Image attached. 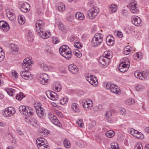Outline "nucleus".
<instances>
[{
	"label": "nucleus",
	"mask_w": 149,
	"mask_h": 149,
	"mask_svg": "<svg viewBox=\"0 0 149 149\" xmlns=\"http://www.w3.org/2000/svg\"><path fill=\"white\" fill-rule=\"evenodd\" d=\"M124 54L126 55L129 54L131 52L130 46H126L124 49Z\"/></svg>",
	"instance_id": "nucleus-40"
},
{
	"label": "nucleus",
	"mask_w": 149,
	"mask_h": 149,
	"mask_svg": "<svg viewBox=\"0 0 149 149\" xmlns=\"http://www.w3.org/2000/svg\"><path fill=\"white\" fill-rule=\"evenodd\" d=\"M138 132L139 131H138L135 130L133 128L131 129L129 132L130 134L133 135L134 137H135L137 133H138Z\"/></svg>",
	"instance_id": "nucleus-46"
},
{
	"label": "nucleus",
	"mask_w": 149,
	"mask_h": 149,
	"mask_svg": "<svg viewBox=\"0 0 149 149\" xmlns=\"http://www.w3.org/2000/svg\"><path fill=\"white\" fill-rule=\"evenodd\" d=\"M135 137L140 139H142L144 137V136L141 133L139 132Z\"/></svg>",
	"instance_id": "nucleus-57"
},
{
	"label": "nucleus",
	"mask_w": 149,
	"mask_h": 149,
	"mask_svg": "<svg viewBox=\"0 0 149 149\" xmlns=\"http://www.w3.org/2000/svg\"><path fill=\"white\" fill-rule=\"evenodd\" d=\"M26 37L29 41H33L34 39V36L31 32L30 31L28 32L26 35Z\"/></svg>",
	"instance_id": "nucleus-36"
},
{
	"label": "nucleus",
	"mask_w": 149,
	"mask_h": 149,
	"mask_svg": "<svg viewBox=\"0 0 149 149\" xmlns=\"http://www.w3.org/2000/svg\"><path fill=\"white\" fill-rule=\"evenodd\" d=\"M68 69L69 71L73 74L74 73V66L73 64H70L68 66Z\"/></svg>",
	"instance_id": "nucleus-50"
},
{
	"label": "nucleus",
	"mask_w": 149,
	"mask_h": 149,
	"mask_svg": "<svg viewBox=\"0 0 149 149\" xmlns=\"http://www.w3.org/2000/svg\"><path fill=\"white\" fill-rule=\"evenodd\" d=\"M47 97L53 101H56L58 99L59 96L55 93L51 91H48L46 92Z\"/></svg>",
	"instance_id": "nucleus-9"
},
{
	"label": "nucleus",
	"mask_w": 149,
	"mask_h": 149,
	"mask_svg": "<svg viewBox=\"0 0 149 149\" xmlns=\"http://www.w3.org/2000/svg\"><path fill=\"white\" fill-rule=\"evenodd\" d=\"M99 12V9L98 8L95 7L91 8L88 12V18L91 19H93L97 15Z\"/></svg>",
	"instance_id": "nucleus-5"
},
{
	"label": "nucleus",
	"mask_w": 149,
	"mask_h": 149,
	"mask_svg": "<svg viewBox=\"0 0 149 149\" xmlns=\"http://www.w3.org/2000/svg\"><path fill=\"white\" fill-rule=\"evenodd\" d=\"M104 56L105 57L109 59L111 58L113 56V54L112 52L110 51H105L104 53Z\"/></svg>",
	"instance_id": "nucleus-26"
},
{
	"label": "nucleus",
	"mask_w": 149,
	"mask_h": 149,
	"mask_svg": "<svg viewBox=\"0 0 149 149\" xmlns=\"http://www.w3.org/2000/svg\"><path fill=\"white\" fill-rule=\"evenodd\" d=\"M82 56L81 53L78 49H75V56L78 58Z\"/></svg>",
	"instance_id": "nucleus-58"
},
{
	"label": "nucleus",
	"mask_w": 149,
	"mask_h": 149,
	"mask_svg": "<svg viewBox=\"0 0 149 149\" xmlns=\"http://www.w3.org/2000/svg\"><path fill=\"white\" fill-rule=\"evenodd\" d=\"M75 16L76 18L79 20H82L84 18V14L80 12L77 13Z\"/></svg>",
	"instance_id": "nucleus-33"
},
{
	"label": "nucleus",
	"mask_w": 149,
	"mask_h": 149,
	"mask_svg": "<svg viewBox=\"0 0 149 149\" xmlns=\"http://www.w3.org/2000/svg\"><path fill=\"white\" fill-rule=\"evenodd\" d=\"M36 111L38 117L40 118H44L46 116V113L45 110L40 107H38L37 108H36Z\"/></svg>",
	"instance_id": "nucleus-17"
},
{
	"label": "nucleus",
	"mask_w": 149,
	"mask_h": 149,
	"mask_svg": "<svg viewBox=\"0 0 149 149\" xmlns=\"http://www.w3.org/2000/svg\"><path fill=\"white\" fill-rule=\"evenodd\" d=\"M76 123L78 125L81 127H82L84 126L83 122L82 119L79 120L78 121L76 122Z\"/></svg>",
	"instance_id": "nucleus-52"
},
{
	"label": "nucleus",
	"mask_w": 149,
	"mask_h": 149,
	"mask_svg": "<svg viewBox=\"0 0 149 149\" xmlns=\"http://www.w3.org/2000/svg\"><path fill=\"white\" fill-rule=\"evenodd\" d=\"M120 112L122 115H125L126 113V111L124 109L122 108L121 109Z\"/></svg>",
	"instance_id": "nucleus-64"
},
{
	"label": "nucleus",
	"mask_w": 149,
	"mask_h": 149,
	"mask_svg": "<svg viewBox=\"0 0 149 149\" xmlns=\"http://www.w3.org/2000/svg\"><path fill=\"white\" fill-rule=\"evenodd\" d=\"M6 15L10 20L13 21L15 19V15L12 10L9 9H7L6 10Z\"/></svg>",
	"instance_id": "nucleus-21"
},
{
	"label": "nucleus",
	"mask_w": 149,
	"mask_h": 149,
	"mask_svg": "<svg viewBox=\"0 0 149 149\" xmlns=\"http://www.w3.org/2000/svg\"><path fill=\"white\" fill-rule=\"evenodd\" d=\"M81 111L80 107L78 104H75V113H78Z\"/></svg>",
	"instance_id": "nucleus-56"
},
{
	"label": "nucleus",
	"mask_w": 149,
	"mask_h": 149,
	"mask_svg": "<svg viewBox=\"0 0 149 149\" xmlns=\"http://www.w3.org/2000/svg\"><path fill=\"white\" fill-rule=\"evenodd\" d=\"M18 21L19 24H24L25 22V19L24 16L21 15H19L18 18Z\"/></svg>",
	"instance_id": "nucleus-29"
},
{
	"label": "nucleus",
	"mask_w": 149,
	"mask_h": 149,
	"mask_svg": "<svg viewBox=\"0 0 149 149\" xmlns=\"http://www.w3.org/2000/svg\"><path fill=\"white\" fill-rule=\"evenodd\" d=\"M68 99L67 97H63L60 100V103L61 104H64L68 101Z\"/></svg>",
	"instance_id": "nucleus-49"
},
{
	"label": "nucleus",
	"mask_w": 149,
	"mask_h": 149,
	"mask_svg": "<svg viewBox=\"0 0 149 149\" xmlns=\"http://www.w3.org/2000/svg\"><path fill=\"white\" fill-rule=\"evenodd\" d=\"M143 79L148 78L149 77V72L143 71Z\"/></svg>",
	"instance_id": "nucleus-55"
},
{
	"label": "nucleus",
	"mask_w": 149,
	"mask_h": 149,
	"mask_svg": "<svg viewBox=\"0 0 149 149\" xmlns=\"http://www.w3.org/2000/svg\"><path fill=\"white\" fill-rule=\"evenodd\" d=\"M111 147L112 149H119V148L117 143L112 142L111 144Z\"/></svg>",
	"instance_id": "nucleus-45"
},
{
	"label": "nucleus",
	"mask_w": 149,
	"mask_h": 149,
	"mask_svg": "<svg viewBox=\"0 0 149 149\" xmlns=\"http://www.w3.org/2000/svg\"><path fill=\"white\" fill-rule=\"evenodd\" d=\"M15 112V111L14 108L10 107L5 109L3 113V115L4 117H10L13 115Z\"/></svg>",
	"instance_id": "nucleus-7"
},
{
	"label": "nucleus",
	"mask_w": 149,
	"mask_h": 149,
	"mask_svg": "<svg viewBox=\"0 0 149 149\" xmlns=\"http://www.w3.org/2000/svg\"><path fill=\"white\" fill-rule=\"evenodd\" d=\"M107 44L109 46H113L114 43V38L111 35H109L106 38Z\"/></svg>",
	"instance_id": "nucleus-20"
},
{
	"label": "nucleus",
	"mask_w": 149,
	"mask_h": 149,
	"mask_svg": "<svg viewBox=\"0 0 149 149\" xmlns=\"http://www.w3.org/2000/svg\"><path fill=\"white\" fill-rule=\"evenodd\" d=\"M5 53L3 51L2 48L0 49V62L2 61L5 57Z\"/></svg>",
	"instance_id": "nucleus-48"
},
{
	"label": "nucleus",
	"mask_w": 149,
	"mask_h": 149,
	"mask_svg": "<svg viewBox=\"0 0 149 149\" xmlns=\"http://www.w3.org/2000/svg\"><path fill=\"white\" fill-rule=\"evenodd\" d=\"M129 67L127 66L119 65V69L121 72H124L128 70Z\"/></svg>",
	"instance_id": "nucleus-31"
},
{
	"label": "nucleus",
	"mask_w": 149,
	"mask_h": 149,
	"mask_svg": "<svg viewBox=\"0 0 149 149\" xmlns=\"http://www.w3.org/2000/svg\"><path fill=\"white\" fill-rule=\"evenodd\" d=\"M145 86L143 85H139L136 86V89L139 91H141L145 89Z\"/></svg>",
	"instance_id": "nucleus-47"
},
{
	"label": "nucleus",
	"mask_w": 149,
	"mask_h": 149,
	"mask_svg": "<svg viewBox=\"0 0 149 149\" xmlns=\"http://www.w3.org/2000/svg\"><path fill=\"white\" fill-rule=\"evenodd\" d=\"M45 139L42 137H39L38 138L36 141V143L37 145H38L40 144H41L42 143H45Z\"/></svg>",
	"instance_id": "nucleus-38"
},
{
	"label": "nucleus",
	"mask_w": 149,
	"mask_h": 149,
	"mask_svg": "<svg viewBox=\"0 0 149 149\" xmlns=\"http://www.w3.org/2000/svg\"><path fill=\"white\" fill-rule=\"evenodd\" d=\"M114 131L112 130H110L106 132L105 133V135L109 138H113L115 135Z\"/></svg>",
	"instance_id": "nucleus-25"
},
{
	"label": "nucleus",
	"mask_w": 149,
	"mask_h": 149,
	"mask_svg": "<svg viewBox=\"0 0 149 149\" xmlns=\"http://www.w3.org/2000/svg\"><path fill=\"white\" fill-rule=\"evenodd\" d=\"M45 50L46 52L48 53H52L51 47L49 46L48 45L46 46Z\"/></svg>",
	"instance_id": "nucleus-60"
},
{
	"label": "nucleus",
	"mask_w": 149,
	"mask_h": 149,
	"mask_svg": "<svg viewBox=\"0 0 149 149\" xmlns=\"http://www.w3.org/2000/svg\"><path fill=\"white\" fill-rule=\"evenodd\" d=\"M98 61L100 64L104 67H107L109 65L110 61L109 59L103 56L100 57Z\"/></svg>",
	"instance_id": "nucleus-16"
},
{
	"label": "nucleus",
	"mask_w": 149,
	"mask_h": 149,
	"mask_svg": "<svg viewBox=\"0 0 149 149\" xmlns=\"http://www.w3.org/2000/svg\"><path fill=\"white\" fill-rule=\"evenodd\" d=\"M93 106V102L91 100L87 99L83 101V107L86 110L91 109Z\"/></svg>",
	"instance_id": "nucleus-15"
},
{
	"label": "nucleus",
	"mask_w": 149,
	"mask_h": 149,
	"mask_svg": "<svg viewBox=\"0 0 149 149\" xmlns=\"http://www.w3.org/2000/svg\"><path fill=\"white\" fill-rule=\"evenodd\" d=\"M39 66L44 71H47L49 70V66L43 63H40L39 64Z\"/></svg>",
	"instance_id": "nucleus-30"
},
{
	"label": "nucleus",
	"mask_w": 149,
	"mask_h": 149,
	"mask_svg": "<svg viewBox=\"0 0 149 149\" xmlns=\"http://www.w3.org/2000/svg\"><path fill=\"white\" fill-rule=\"evenodd\" d=\"M114 33L115 35H116L119 38H122L123 36V33L120 31H114Z\"/></svg>",
	"instance_id": "nucleus-53"
},
{
	"label": "nucleus",
	"mask_w": 149,
	"mask_h": 149,
	"mask_svg": "<svg viewBox=\"0 0 149 149\" xmlns=\"http://www.w3.org/2000/svg\"><path fill=\"white\" fill-rule=\"evenodd\" d=\"M53 88V90L55 91L59 92L61 89V86L59 82L57 81L54 84Z\"/></svg>",
	"instance_id": "nucleus-24"
},
{
	"label": "nucleus",
	"mask_w": 149,
	"mask_h": 149,
	"mask_svg": "<svg viewBox=\"0 0 149 149\" xmlns=\"http://www.w3.org/2000/svg\"><path fill=\"white\" fill-rule=\"evenodd\" d=\"M32 63V61L29 58H26L25 59L22 63V67L24 69L29 70L30 69V66Z\"/></svg>",
	"instance_id": "nucleus-10"
},
{
	"label": "nucleus",
	"mask_w": 149,
	"mask_h": 149,
	"mask_svg": "<svg viewBox=\"0 0 149 149\" xmlns=\"http://www.w3.org/2000/svg\"><path fill=\"white\" fill-rule=\"evenodd\" d=\"M11 50L13 52V53L17 52L18 50V47L17 46L13 44H10Z\"/></svg>",
	"instance_id": "nucleus-37"
},
{
	"label": "nucleus",
	"mask_w": 149,
	"mask_h": 149,
	"mask_svg": "<svg viewBox=\"0 0 149 149\" xmlns=\"http://www.w3.org/2000/svg\"><path fill=\"white\" fill-rule=\"evenodd\" d=\"M135 103V100L132 98H129L126 102V103L128 105L133 104Z\"/></svg>",
	"instance_id": "nucleus-54"
},
{
	"label": "nucleus",
	"mask_w": 149,
	"mask_h": 149,
	"mask_svg": "<svg viewBox=\"0 0 149 149\" xmlns=\"http://www.w3.org/2000/svg\"><path fill=\"white\" fill-rule=\"evenodd\" d=\"M134 149H143V146L142 143L138 142L136 143L134 146Z\"/></svg>",
	"instance_id": "nucleus-43"
},
{
	"label": "nucleus",
	"mask_w": 149,
	"mask_h": 149,
	"mask_svg": "<svg viewBox=\"0 0 149 149\" xmlns=\"http://www.w3.org/2000/svg\"><path fill=\"white\" fill-rule=\"evenodd\" d=\"M19 109L20 113L26 116L32 115L34 112V110L29 106H20L19 107Z\"/></svg>",
	"instance_id": "nucleus-3"
},
{
	"label": "nucleus",
	"mask_w": 149,
	"mask_h": 149,
	"mask_svg": "<svg viewBox=\"0 0 149 149\" xmlns=\"http://www.w3.org/2000/svg\"><path fill=\"white\" fill-rule=\"evenodd\" d=\"M130 61L127 58H124L122 59L120 62L119 65L130 67Z\"/></svg>",
	"instance_id": "nucleus-22"
},
{
	"label": "nucleus",
	"mask_w": 149,
	"mask_h": 149,
	"mask_svg": "<svg viewBox=\"0 0 149 149\" xmlns=\"http://www.w3.org/2000/svg\"><path fill=\"white\" fill-rule=\"evenodd\" d=\"M142 57V54L141 52H138L135 54L134 55V58L136 60L140 59Z\"/></svg>",
	"instance_id": "nucleus-35"
},
{
	"label": "nucleus",
	"mask_w": 149,
	"mask_h": 149,
	"mask_svg": "<svg viewBox=\"0 0 149 149\" xmlns=\"http://www.w3.org/2000/svg\"><path fill=\"white\" fill-rule=\"evenodd\" d=\"M57 6L58 9L59 11H63L65 10V4L62 3H58Z\"/></svg>",
	"instance_id": "nucleus-27"
},
{
	"label": "nucleus",
	"mask_w": 149,
	"mask_h": 149,
	"mask_svg": "<svg viewBox=\"0 0 149 149\" xmlns=\"http://www.w3.org/2000/svg\"><path fill=\"white\" fill-rule=\"evenodd\" d=\"M31 124L32 126L35 127H37L38 126V122L36 120H33L31 122Z\"/></svg>",
	"instance_id": "nucleus-59"
},
{
	"label": "nucleus",
	"mask_w": 149,
	"mask_h": 149,
	"mask_svg": "<svg viewBox=\"0 0 149 149\" xmlns=\"http://www.w3.org/2000/svg\"><path fill=\"white\" fill-rule=\"evenodd\" d=\"M134 75L136 78L143 80V72L136 71L134 72Z\"/></svg>",
	"instance_id": "nucleus-28"
},
{
	"label": "nucleus",
	"mask_w": 149,
	"mask_h": 149,
	"mask_svg": "<svg viewBox=\"0 0 149 149\" xmlns=\"http://www.w3.org/2000/svg\"><path fill=\"white\" fill-rule=\"evenodd\" d=\"M87 81L92 85L96 86L98 85V82L96 78L93 77L92 75L88 76L86 78Z\"/></svg>",
	"instance_id": "nucleus-14"
},
{
	"label": "nucleus",
	"mask_w": 149,
	"mask_h": 149,
	"mask_svg": "<svg viewBox=\"0 0 149 149\" xmlns=\"http://www.w3.org/2000/svg\"><path fill=\"white\" fill-rule=\"evenodd\" d=\"M0 27L1 29L5 32L7 31L10 29L8 24L4 21H0Z\"/></svg>",
	"instance_id": "nucleus-18"
},
{
	"label": "nucleus",
	"mask_w": 149,
	"mask_h": 149,
	"mask_svg": "<svg viewBox=\"0 0 149 149\" xmlns=\"http://www.w3.org/2000/svg\"><path fill=\"white\" fill-rule=\"evenodd\" d=\"M63 144L64 146L67 148H69L71 146L69 141L67 139H65L64 140Z\"/></svg>",
	"instance_id": "nucleus-39"
},
{
	"label": "nucleus",
	"mask_w": 149,
	"mask_h": 149,
	"mask_svg": "<svg viewBox=\"0 0 149 149\" xmlns=\"http://www.w3.org/2000/svg\"><path fill=\"white\" fill-rule=\"evenodd\" d=\"M5 90L7 92L8 94L10 96H13L15 93V90L11 88H5Z\"/></svg>",
	"instance_id": "nucleus-34"
},
{
	"label": "nucleus",
	"mask_w": 149,
	"mask_h": 149,
	"mask_svg": "<svg viewBox=\"0 0 149 149\" xmlns=\"http://www.w3.org/2000/svg\"><path fill=\"white\" fill-rule=\"evenodd\" d=\"M103 38V35L101 33H96L92 40V45L93 47L99 45L102 41Z\"/></svg>",
	"instance_id": "nucleus-4"
},
{
	"label": "nucleus",
	"mask_w": 149,
	"mask_h": 149,
	"mask_svg": "<svg viewBox=\"0 0 149 149\" xmlns=\"http://www.w3.org/2000/svg\"><path fill=\"white\" fill-rule=\"evenodd\" d=\"M48 118L53 124L58 126L61 127V125L59 121L56 117L53 114L49 113L48 114Z\"/></svg>",
	"instance_id": "nucleus-11"
},
{
	"label": "nucleus",
	"mask_w": 149,
	"mask_h": 149,
	"mask_svg": "<svg viewBox=\"0 0 149 149\" xmlns=\"http://www.w3.org/2000/svg\"><path fill=\"white\" fill-rule=\"evenodd\" d=\"M106 88L107 89H110L113 93L118 94L121 93L119 87L114 84L107 83L106 84Z\"/></svg>",
	"instance_id": "nucleus-6"
},
{
	"label": "nucleus",
	"mask_w": 149,
	"mask_h": 149,
	"mask_svg": "<svg viewBox=\"0 0 149 149\" xmlns=\"http://www.w3.org/2000/svg\"><path fill=\"white\" fill-rule=\"evenodd\" d=\"M132 19V22L135 25L138 26L140 24L141 20L139 17L135 16H133Z\"/></svg>",
	"instance_id": "nucleus-23"
},
{
	"label": "nucleus",
	"mask_w": 149,
	"mask_h": 149,
	"mask_svg": "<svg viewBox=\"0 0 149 149\" xmlns=\"http://www.w3.org/2000/svg\"><path fill=\"white\" fill-rule=\"evenodd\" d=\"M27 69L24 71L21 72V75L22 77L26 80H31L32 79L33 75L31 73L27 71Z\"/></svg>",
	"instance_id": "nucleus-13"
},
{
	"label": "nucleus",
	"mask_w": 149,
	"mask_h": 149,
	"mask_svg": "<svg viewBox=\"0 0 149 149\" xmlns=\"http://www.w3.org/2000/svg\"><path fill=\"white\" fill-rule=\"evenodd\" d=\"M117 6L115 4L113 3L111 4L109 7V9L112 12H115L117 9Z\"/></svg>",
	"instance_id": "nucleus-32"
},
{
	"label": "nucleus",
	"mask_w": 149,
	"mask_h": 149,
	"mask_svg": "<svg viewBox=\"0 0 149 149\" xmlns=\"http://www.w3.org/2000/svg\"><path fill=\"white\" fill-rule=\"evenodd\" d=\"M45 26V23L42 20L38 19L36 23V31L39 34L40 36L43 39H47L51 36L49 32L43 30Z\"/></svg>",
	"instance_id": "nucleus-1"
},
{
	"label": "nucleus",
	"mask_w": 149,
	"mask_h": 149,
	"mask_svg": "<svg viewBox=\"0 0 149 149\" xmlns=\"http://www.w3.org/2000/svg\"><path fill=\"white\" fill-rule=\"evenodd\" d=\"M59 50L61 55L66 59L69 60L71 58V50L68 46L65 45L61 46L59 48Z\"/></svg>",
	"instance_id": "nucleus-2"
},
{
	"label": "nucleus",
	"mask_w": 149,
	"mask_h": 149,
	"mask_svg": "<svg viewBox=\"0 0 149 149\" xmlns=\"http://www.w3.org/2000/svg\"><path fill=\"white\" fill-rule=\"evenodd\" d=\"M58 27L59 29L61 31H63L64 29V25L61 23L58 24Z\"/></svg>",
	"instance_id": "nucleus-63"
},
{
	"label": "nucleus",
	"mask_w": 149,
	"mask_h": 149,
	"mask_svg": "<svg viewBox=\"0 0 149 149\" xmlns=\"http://www.w3.org/2000/svg\"><path fill=\"white\" fill-rule=\"evenodd\" d=\"M105 116L107 119L111 118L112 116L111 111L110 110L107 111Z\"/></svg>",
	"instance_id": "nucleus-51"
},
{
	"label": "nucleus",
	"mask_w": 149,
	"mask_h": 149,
	"mask_svg": "<svg viewBox=\"0 0 149 149\" xmlns=\"http://www.w3.org/2000/svg\"><path fill=\"white\" fill-rule=\"evenodd\" d=\"M30 7V5L28 3H22L20 8V9L23 12L27 13L29 10Z\"/></svg>",
	"instance_id": "nucleus-19"
},
{
	"label": "nucleus",
	"mask_w": 149,
	"mask_h": 149,
	"mask_svg": "<svg viewBox=\"0 0 149 149\" xmlns=\"http://www.w3.org/2000/svg\"><path fill=\"white\" fill-rule=\"evenodd\" d=\"M25 97L23 93L20 92L19 94L17 95L16 96V98L18 100H21L23 98Z\"/></svg>",
	"instance_id": "nucleus-44"
},
{
	"label": "nucleus",
	"mask_w": 149,
	"mask_h": 149,
	"mask_svg": "<svg viewBox=\"0 0 149 149\" xmlns=\"http://www.w3.org/2000/svg\"><path fill=\"white\" fill-rule=\"evenodd\" d=\"M49 78V77L47 74L43 73L40 74L38 80L42 84L45 85L47 83Z\"/></svg>",
	"instance_id": "nucleus-12"
},
{
	"label": "nucleus",
	"mask_w": 149,
	"mask_h": 149,
	"mask_svg": "<svg viewBox=\"0 0 149 149\" xmlns=\"http://www.w3.org/2000/svg\"><path fill=\"white\" fill-rule=\"evenodd\" d=\"M75 47L77 48L80 49L82 47V45H81L80 42H75Z\"/></svg>",
	"instance_id": "nucleus-61"
},
{
	"label": "nucleus",
	"mask_w": 149,
	"mask_h": 149,
	"mask_svg": "<svg viewBox=\"0 0 149 149\" xmlns=\"http://www.w3.org/2000/svg\"><path fill=\"white\" fill-rule=\"evenodd\" d=\"M38 149H47L49 148V146L45 144V143H42L41 144L37 145Z\"/></svg>",
	"instance_id": "nucleus-42"
},
{
	"label": "nucleus",
	"mask_w": 149,
	"mask_h": 149,
	"mask_svg": "<svg viewBox=\"0 0 149 149\" xmlns=\"http://www.w3.org/2000/svg\"><path fill=\"white\" fill-rule=\"evenodd\" d=\"M52 42L54 44H57L60 42V40L59 38L56 36H53L52 38Z\"/></svg>",
	"instance_id": "nucleus-41"
},
{
	"label": "nucleus",
	"mask_w": 149,
	"mask_h": 149,
	"mask_svg": "<svg viewBox=\"0 0 149 149\" xmlns=\"http://www.w3.org/2000/svg\"><path fill=\"white\" fill-rule=\"evenodd\" d=\"M129 8L131 11L134 13H139V10L136 6V2L134 0H131L129 3Z\"/></svg>",
	"instance_id": "nucleus-8"
},
{
	"label": "nucleus",
	"mask_w": 149,
	"mask_h": 149,
	"mask_svg": "<svg viewBox=\"0 0 149 149\" xmlns=\"http://www.w3.org/2000/svg\"><path fill=\"white\" fill-rule=\"evenodd\" d=\"M12 74L13 76H14L16 78L18 77V74L17 72L15 70H13L12 71Z\"/></svg>",
	"instance_id": "nucleus-62"
}]
</instances>
